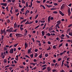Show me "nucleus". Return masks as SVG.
I'll use <instances>...</instances> for the list:
<instances>
[{
    "label": "nucleus",
    "instance_id": "1",
    "mask_svg": "<svg viewBox=\"0 0 72 72\" xmlns=\"http://www.w3.org/2000/svg\"><path fill=\"white\" fill-rule=\"evenodd\" d=\"M13 28L12 27L10 28L9 29H7L6 31V32H13Z\"/></svg>",
    "mask_w": 72,
    "mask_h": 72
},
{
    "label": "nucleus",
    "instance_id": "2",
    "mask_svg": "<svg viewBox=\"0 0 72 72\" xmlns=\"http://www.w3.org/2000/svg\"><path fill=\"white\" fill-rule=\"evenodd\" d=\"M0 4L1 5H3V6H7V4L6 3H1Z\"/></svg>",
    "mask_w": 72,
    "mask_h": 72
},
{
    "label": "nucleus",
    "instance_id": "3",
    "mask_svg": "<svg viewBox=\"0 0 72 72\" xmlns=\"http://www.w3.org/2000/svg\"><path fill=\"white\" fill-rule=\"evenodd\" d=\"M32 50V48H30V49H28V53L29 54L30 53Z\"/></svg>",
    "mask_w": 72,
    "mask_h": 72
},
{
    "label": "nucleus",
    "instance_id": "4",
    "mask_svg": "<svg viewBox=\"0 0 72 72\" xmlns=\"http://www.w3.org/2000/svg\"><path fill=\"white\" fill-rule=\"evenodd\" d=\"M50 18L51 16H50L48 17V22H50Z\"/></svg>",
    "mask_w": 72,
    "mask_h": 72
},
{
    "label": "nucleus",
    "instance_id": "5",
    "mask_svg": "<svg viewBox=\"0 0 72 72\" xmlns=\"http://www.w3.org/2000/svg\"><path fill=\"white\" fill-rule=\"evenodd\" d=\"M14 51L13 49H12L10 50V53H13Z\"/></svg>",
    "mask_w": 72,
    "mask_h": 72
},
{
    "label": "nucleus",
    "instance_id": "6",
    "mask_svg": "<svg viewBox=\"0 0 72 72\" xmlns=\"http://www.w3.org/2000/svg\"><path fill=\"white\" fill-rule=\"evenodd\" d=\"M51 70V68L50 67L47 68V71L48 72H49Z\"/></svg>",
    "mask_w": 72,
    "mask_h": 72
},
{
    "label": "nucleus",
    "instance_id": "7",
    "mask_svg": "<svg viewBox=\"0 0 72 72\" xmlns=\"http://www.w3.org/2000/svg\"><path fill=\"white\" fill-rule=\"evenodd\" d=\"M27 21L26 19H24L23 20H22L21 22V24H22V23L26 22Z\"/></svg>",
    "mask_w": 72,
    "mask_h": 72
},
{
    "label": "nucleus",
    "instance_id": "8",
    "mask_svg": "<svg viewBox=\"0 0 72 72\" xmlns=\"http://www.w3.org/2000/svg\"><path fill=\"white\" fill-rule=\"evenodd\" d=\"M41 33L42 34V36H44L45 35V32L44 31H42L41 32Z\"/></svg>",
    "mask_w": 72,
    "mask_h": 72
},
{
    "label": "nucleus",
    "instance_id": "9",
    "mask_svg": "<svg viewBox=\"0 0 72 72\" xmlns=\"http://www.w3.org/2000/svg\"><path fill=\"white\" fill-rule=\"evenodd\" d=\"M45 6H46L48 7V8H50L51 7H52V5H48L47 4H46L45 5Z\"/></svg>",
    "mask_w": 72,
    "mask_h": 72
},
{
    "label": "nucleus",
    "instance_id": "10",
    "mask_svg": "<svg viewBox=\"0 0 72 72\" xmlns=\"http://www.w3.org/2000/svg\"><path fill=\"white\" fill-rule=\"evenodd\" d=\"M14 27H17V24L16 22H15L14 24Z\"/></svg>",
    "mask_w": 72,
    "mask_h": 72
},
{
    "label": "nucleus",
    "instance_id": "11",
    "mask_svg": "<svg viewBox=\"0 0 72 72\" xmlns=\"http://www.w3.org/2000/svg\"><path fill=\"white\" fill-rule=\"evenodd\" d=\"M19 33H17L15 34L16 37H19Z\"/></svg>",
    "mask_w": 72,
    "mask_h": 72
},
{
    "label": "nucleus",
    "instance_id": "12",
    "mask_svg": "<svg viewBox=\"0 0 72 72\" xmlns=\"http://www.w3.org/2000/svg\"><path fill=\"white\" fill-rule=\"evenodd\" d=\"M53 13L54 14H58V12L56 11H54L53 12Z\"/></svg>",
    "mask_w": 72,
    "mask_h": 72
},
{
    "label": "nucleus",
    "instance_id": "13",
    "mask_svg": "<svg viewBox=\"0 0 72 72\" xmlns=\"http://www.w3.org/2000/svg\"><path fill=\"white\" fill-rule=\"evenodd\" d=\"M42 55V53H40V54L39 55V58H41Z\"/></svg>",
    "mask_w": 72,
    "mask_h": 72
},
{
    "label": "nucleus",
    "instance_id": "14",
    "mask_svg": "<svg viewBox=\"0 0 72 72\" xmlns=\"http://www.w3.org/2000/svg\"><path fill=\"white\" fill-rule=\"evenodd\" d=\"M68 34L71 36H72V32H69L68 33Z\"/></svg>",
    "mask_w": 72,
    "mask_h": 72
},
{
    "label": "nucleus",
    "instance_id": "15",
    "mask_svg": "<svg viewBox=\"0 0 72 72\" xmlns=\"http://www.w3.org/2000/svg\"><path fill=\"white\" fill-rule=\"evenodd\" d=\"M57 23H58V24H60V23H61V21L60 20H59L58 21H57Z\"/></svg>",
    "mask_w": 72,
    "mask_h": 72
},
{
    "label": "nucleus",
    "instance_id": "16",
    "mask_svg": "<svg viewBox=\"0 0 72 72\" xmlns=\"http://www.w3.org/2000/svg\"><path fill=\"white\" fill-rule=\"evenodd\" d=\"M41 6H42V7L44 9H46V8L43 5H41Z\"/></svg>",
    "mask_w": 72,
    "mask_h": 72
},
{
    "label": "nucleus",
    "instance_id": "17",
    "mask_svg": "<svg viewBox=\"0 0 72 72\" xmlns=\"http://www.w3.org/2000/svg\"><path fill=\"white\" fill-rule=\"evenodd\" d=\"M30 56L31 57V58H32L33 57V54H30Z\"/></svg>",
    "mask_w": 72,
    "mask_h": 72
},
{
    "label": "nucleus",
    "instance_id": "18",
    "mask_svg": "<svg viewBox=\"0 0 72 72\" xmlns=\"http://www.w3.org/2000/svg\"><path fill=\"white\" fill-rule=\"evenodd\" d=\"M25 24H29L28 21H27L25 23Z\"/></svg>",
    "mask_w": 72,
    "mask_h": 72
},
{
    "label": "nucleus",
    "instance_id": "19",
    "mask_svg": "<svg viewBox=\"0 0 72 72\" xmlns=\"http://www.w3.org/2000/svg\"><path fill=\"white\" fill-rule=\"evenodd\" d=\"M47 35L49 37H50V36L51 34L49 33H48L47 34H46V36Z\"/></svg>",
    "mask_w": 72,
    "mask_h": 72
},
{
    "label": "nucleus",
    "instance_id": "20",
    "mask_svg": "<svg viewBox=\"0 0 72 72\" xmlns=\"http://www.w3.org/2000/svg\"><path fill=\"white\" fill-rule=\"evenodd\" d=\"M51 50V47L50 46H49V48H48V49H47V50L48 51L49 50Z\"/></svg>",
    "mask_w": 72,
    "mask_h": 72
},
{
    "label": "nucleus",
    "instance_id": "21",
    "mask_svg": "<svg viewBox=\"0 0 72 72\" xmlns=\"http://www.w3.org/2000/svg\"><path fill=\"white\" fill-rule=\"evenodd\" d=\"M22 36H23V35L19 33V37H22Z\"/></svg>",
    "mask_w": 72,
    "mask_h": 72
},
{
    "label": "nucleus",
    "instance_id": "22",
    "mask_svg": "<svg viewBox=\"0 0 72 72\" xmlns=\"http://www.w3.org/2000/svg\"><path fill=\"white\" fill-rule=\"evenodd\" d=\"M40 22L41 23H44L45 22V21H40Z\"/></svg>",
    "mask_w": 72,
    "mask_h": 72
},
{
    "label": "nucleus",
    "instance_id": "23",
    "mask_svg": "<svg viewBox=\"0 0 72 72\" xmlns=\"http://www.w3.org/2000/svg\"><path fill=\"white\" fill-rule=\"evenodd\" d=\"M38 16V14H37V15H35V19H36L37 18Z\"/></svg>",
    "mask_w": 72,
    "mask_h": 72
},
{
    "label": "nucleus",
    "instance_id": "24",
    "mask_svg": "<svg viewBox=\"0 0 72 72\" xmlns=\"http://www.w3.org/2000/svg\"><path fill=\"white\" fill-rule=\"evenodd\" d=\"M22 3H24V4L25 3V2L24 0H22Z\"/></svg>",
    "mask_w": 72,
    "mask_h": 72
},
{
    "label": "nucleus",
    "instance_id": "25",
    "mask_svg": "<svg viewBox=\"0 0 72 72\" xmlns=\"http://www.w3.org/2000/svg\"><path fill=\"white\" fill-rule=\"evenodd\" d=\"M24 45H25V47H27V46H28V44H27L26 43H25Z\"/></svg>",
    "mask_w": 72,
    "mask_h": 72
},
{
    "label": "nucleus",
    "instance_id": "26",
    "mask_svg": "<svg viewBox=\"0 0 72 72\" xmlns=\"http://www.w3.org/2000/svg\"><path fill=\"white\" fill-rule=\"evenodd\" d=\"M46 68V67H44V68H43L42 69V70L43 71Z\"/></svg>",
    "mask_w": 72,
    "mask_h": 72
},
{
    "label": "nucleus",
    "instance_id": "27",
    "mask_svg": "<svg viewBox=\"0 0 72 72\" xmlns=\"http://www.w3.org/2000/svg\"><path fill=\"white\" fill-rule=\"evenodd\" d=\"M66 37L67 38H68V39L69 38V35H67V34H66Z\"/></svg>",
    "mask_w": 72,
    "mask_h": 72
},
{
    "label": "nucleus",
    "instance_id": "28",
    "mask_svg": "<svg viewBox=\"0 0 72 72\" xmlns=\"http://www.w3.org/2000/svg\"><path fill=\"white\" fill-rule=\"evenodd\" d=\"M7 61V60H6V59H4V61L3 62L4 63H6V62Z\"/></svg>",
    "mask_w": 72,
    "mask_h": 72
},
{
    "label": "nucleus",
    "instance_id": "29",
    "mask_svg": "<svg viewBox=\"0 0 72 72\" xmlns=\"http://www.w3.org/2000/svg\"><path fill=\"white\" fill-rule=\"evenodd\" d=\"M53 48H54V49H55L57 48L55 45H54L53 47Z\"/></svg>",
    "mask_w": 72,
    "mask_h": 72
},
{
    "label": "nucleus",
    "instance_id": "30",
    "mask_svg": "<svg viewBox=\"0 0 72 72\" xmlns=\"http://www.w3.org/2000/svg\"><path fill=\"white\" fill-rule=\"evenodd\" d=\"M62 43H61V44H59V46H58V47L60 48V47L62 46Z\"/></svg>",
    "mask_w": 72,
    "mask_h": 72
},
{
    "label": "nucleus",
    "instance_id": "31",
    "mask_svg": "<svg viewBox=\"0 0 72 72\" xmlns=\"http://www.w3.org/2000/svg\"><path fill=\"white\" fill-rule=\"evenodd\" d=\"M25 57H26V58H30V57L28 56L27 55H25Z\"/></svg>",
    "mask_w": 72,
    "mask_h": 72
},
{
    "label": "nucleus",
    "instance_id": "32",
    "mask_svg": "<svg viewBox=\"0 0 72 72\" xmlns=\"http://www.w3.org/2000/svg\"><path fill=\"white\" fill-rule=\"evenodd\" d=\"M7 2L8 3H11V0H8L7 1Z\"/></svg>",
    "mask_w": 72,
    "mask_h": 72
},
{
    "label": "nucleus",
    "instance_id": "33",
    "mask_svg": "<svg viewBox=\"0 0 72 72\" xmlns=\"http://www.w3.org/2000/svg\"><path fill=\"white\" fill-rule=\"evenodd\" d=\"M48 54H46L45 55V57H47L48 56Z\"/></svg>",
    "mask_w": 72,
    "mask_h": 72
},
{
    "label": "nucleus",
    "instance_id": "34",
    "mask_svg": "<svg viewBox=\"0 0 72 72\" xmlns=\"http://www.w3.org/2000/svg\"><path fill=\"white\" fill-rule=\"evenodd\" d=\"M32 2H30V7H32Z\"/></svg>",
    "mask_w": 72,
    "mask_h": 72
},
{
    "label": "nucleus",
    "instance_id": "35",
    "mask_svg": "<svg viewBox=\"0 0 72 72\" xmlns=\"http://www.w3.org/2000/svg\"><path fill=\"white\" fill-rule=\"evenodd\" d=\"M1 34H3V33H4L3 31L2 30H1Z\"/></svg>",
    "mask_w": 72,
    "mask_h": 72
},
{
    "label": "nucleus",
    "instance_id": "36",
    "mask_svg": "<svg viewBox=\"0 0 72 72\" xmlns=\"http://www.w3.org/2000/svg\"><path fill=\"white\" fill-rule=\"evenodd\" d=\"M28 6V2H27L26 3V7H27Z\"/></svg>",
    "mask_w": 72,
    "mask_h": 72
},
{
    "label": "nucleus",
    "instance_id": "37",
    "mask_svg": "<svg viewBox=\"0 0 72 72\" xmlns=\"http://www.w3.org/2000/svg\"><path fill=\"white\" fill-rule=\"evenodd\" d=\"M4 37V36L3 35H1V40H2L3 38Z\"/></svg>",
    "mask_w": 72,
    "mask_h": 72
},
{
    "label": "nucleus",
    "instance_id": "38",
    "mask_svg": "<svg viewBox=\"0 0 72 72\" xmlns=\"http://www.w3.org/2000/svg\"><path fill=\"white\" fill-rule=\"evenodd\" d=\"M71 12L70 8H68V12Z\"/></svg>",
    "mask_w": 72,
    "mask_h": 72
},
{
    "label": "nucleus",
    "instance_id": "39",
    "mask_svg": "<svg viewBox=\"0 0 72 72\" xmlns=\"http://www.w3.org/2000/svg\"><path fill=\"white\" fill-rule=\"evenodd\" d=\"M59 25V24H57L56 25V27H58Z\"/></svg>",
    "mask_w": 72,
    "mask_h": 72
},
{
    "label": "nucleus",
    "instance_id": "40",
    "mask_svg": "<svg viewBox=\"0 0 72 72\" xmlns=\"http://www.w3.org/2000/svg\"><path fill=\"white\" fill-rule=\"evenodd\" d=\"M53 62L54 63H56V60H53Z\"/></svg>",
    "mask_w": 72,
    "mask_h": 72
},
{
    "label": "nucleus",
    "instance_id": "41",
    "mask_svg": "<svg viewBox=\"0 0 72 72\" xmlns=\"http://www.w3.org/2000/svg\"><path fill=\"white\" fill-rule=\"evenodd\" d=\"M20 30L21 31H22V30H24L23 28L20 27Z\"/></svg>",
    "mask_w": 72,
    "mask_h": 72
},
{
    "label": "nucleus",
    "instance_id": "42",
    "mask_svg": "<svg viewBox=\"0 0 72 72\" xmlns=\"http://www.w3.org/2000/svg\"><path fill=\"white\" fill-rule=\"evenodd\" d=\"M18 44H15V45H14V47H16L17 46Z\"/></svg>",
    "mask_w": 72,
    "mask_h": 72
},
{
    "label": "nucleus",
    "instance_id": "43",
    "mask_svg": "<svg viewBox=\"0 0 72 72\" xmlns=\"http://www.w3.org/2000/svg\"><path fill=\"white\" fill-rule=\"evenodd\" d=\"M34 62H37V60H36V59H34Z\"/></svg>",
    "mask_w": 72,
    "mask_h": 72
},
{
    "label": "nucleus",
    "instance_id": "44",
    "mask_svg": "<svg viewBox=\"0 0 72 72\" xmlns=\"http://www.w3.org/2000/svg\"><path fill=\"white\" fill-rule=\"evenodd\" d=\"M47 66V65H46V64H45V65H42V68H43L44 67H45V66Z\"/></svg>",
    "mask_w": 72,
    "mask_h": 72
},
{
    "label": "nucleus",
    "instance_id": "45",
    "mask_svg": "<svg viewBox=\"0 0 72 72\" xmlns=\"http://www.w3.org/2000/svg\"><path fill=\"white\" fill-rule=\"evenodd\" d=\"M54 4V5L55 6H57L58 4L57 3H55Z\"/></svg>",
    "mask_w": 72,
    "mask_h": 72
},
{
    "label": "nucleus",
    "instance_id": "46",
    "mask_svg": "<svg viewBox=\"0 0 72 72\" xmlns=\"http://www.w3.org/2000/svg\"><path fill=\"white\" fill-rule=\"evenodd\" d=\"M46 62L45 61H43L42 63V64H45Z\"/></svg>",
    "mask_w": 72,
    "mask_h": 72
},
{
    "label": "nucleus",
    "instance_id": "47",
    "mask_svg": "<svg viewBox=\"0 0 72 72\" xmlns=\"http://www.w3.org/2000/svg\"><path fill=\"white\" fill-rule=\"evenodd\" d=\"M18 9H15V12H16V13H17V12H18Z\"/></svg>",
    "mask_w": 72,
    "mask_h": 72
},
{
    "label": "nucleus",
    "instance_id": "48",
    "mask_svg": "<svg viewBox=\"0 0 72 72\" xmlns=\"http://www.w3.org/2000/svg\"><path fill=\"white\" fill-rule=\"evenodd\" d=\"M13 69V68L12 67H10L9 69H10V70L11 71L12 69Z\"/></svg>",
    "mask_w": 72,
    "mask_h": 72
},
{
    "label": "nucleus",
    "instance_id": "49",
    "mask_svg": "<svg viewBox=\"0 0 72 72\" xmlns=\"http://www.w3.org/2000/svg\"><path fill=\"white\" fill-rule=\"evenodd\" d=\"M32 40H33V42H35V40L34 38H32Z\"/></svg>",
    "mask_w": 72,
    "mask_h": 72
},
{
    "label": "nucleus",
    "instance_id": "50",
    "mask_svg": "<svg viewBox=\"0 0 72 72\" xmlns=\"http://www.w3.org/2000/svg\"><path fill=\"white\" fill-rule=\"evenodd\" d=\"M34 51H35V52H37V51H38V50L37 49H35Z\"/></svg>",
    "mask_w": 72,
    "mask_h": 72
},
{
    "label": "nucleus",
    "instance_id": "51",
    "mask_svg": "<svg viewBox=\"0 0 72 72\" xmlns=\"http://www.w3.org/2000/svg\"><path fill=\"white\" fill-rule=\"evenodd\" d=\"M33 21L30 22H29V24H31L33 23Z\"/></svg>",
    "mask_w": 72,
    "mask_h": 72
},
{
    "label": "nucleus",
    "instance_id": "52",
    "mask_svg": "<svg viewBox=\"0 0 72 72\" xmlns=\"http://www.w3.org/2000/svg\"><path fill=\"white\" fill-rule=\"evenodd\" d=\"M61 60V58H59L58 59V61H60Z\"/></svg>",
    "mask_w": 72,
    "mask_h": 72
},
{
    "label": "nucleus",
    "instance_id": "53",
    "mask_svg": "<svg viewBox=\"0 0 72 72\" xmlns=\"http://www.w3.org/2000/svg\"><path fill=\"white\" fill-rule=\"evenodd\" d=\"M67 41H68V42H71V40H67Z\"/></svg>",
    "mask_w": 72,
    "mask_h": 72
},
{
    "label": "nucleus",
    "instance_id": "54",
    "mask_svg": "<svg viewBox=\"0 0 72 72\" xmlns=\"http://www.w3.org/2000/svg\"><path fill=\"white\" fill-rule=\"evenodd\" d=\"M10 22V20L9 19L7 20V22L8 23H9Z\"/></svg>",
    "mask_w": 72,
    "mask_h": 72
},
{
    "label": "nucleus",
    "instance_id": "55",
    "mask_svg": "<svg viewBox=\"0 0 72 72\" xmlns=\"http://www.w3.org/2000/svg\"><path fill=\"white\" fill-rule=\"evenodd\" d=\"M17 30V29H16L15 30H13V31L14 32H16Z\"/></svg>",
    "mask_w": 72,
    "mask_h": 72
},
{
    "label": "nucleus",
    "instance_id": "56",
    "mask_svg": "<svg viewBox=\"0 0 72 72\" xmlns=\"http://www.w3.org/2000/svg\"><path fill=\"white\" fill-rule=\"evenodd\" d=\"M3 31L4 33L5 32V33H6V31H5V28L3 30Z\"/></svg>",
    "mask_w": 72,
    "mask_h": 72
},
{
    "label": "nucleus",
    "instance_id": "57",
    "mask_svg": "<svg viewBox=\"0 0 72 72\" xmlns=\"http://www.w3.org/2000/svg\"><path fill=\"white\" fill-rule=\"evenodd\" d=\"M24 10V8H22V9H21V11H23Z\"/></svg>",
    "mask_w": 72,
    "mask_h": 72
},
{
    "label": "nucleus",
    "instance_id": "58",
    "mask_svg": "<svg viewBox=\"0 0 72 72\" xmlns=\"http://www.w3.org/2000/svg\"><path fill=\"white\" fill-rule=\"evenodd\" d=\"M50 19L51 20H52L54 19V18L53 17H51Z\"/></svg>",
    "mask_w": 72,
    "mask_h": 72
},
{
    "label": "nucleus",
    "instance_id": "59",
    "mask_svg": "<svg viewBox=\"0 0 72 72\" xmlns=\"http://www.w3.org/2000/svg\"><path fill=\"white\" fill-rule=\"evenodd\" d=\"M12 33H10V34L9 35V36L10 37H11L12 36Z\"/></svg>",
    "mask_w": 72,
    "mask_h": 72
},
{
    "label": "nucleus",
    "instance_id": "60",
    "mask_svg": "<svg viewBox=\"0 0 72 72\" xmlns=\"http://www.w3.org/2000/svg\"><path fill=\"white\" fill-rule=\"evenodd\" d=\"M38 55L37 53H35V57H37V55Z\"/></svg>",
    "mask_w": 72,
    "mask_h": 72
},
{
    "label": "nucleus",
    "instance_id": "61",
    "mask_svg": "<svg viewBox=\"0 0 72 72\" xmlns=\"http://www.w3.org/2000/svg\"><path fill=\"white\" fill-rule=\"evenodd\" d=\"M20 19H21V20H23V19H24L23 17H20Z\"/></svg>",
    "mask_w": 72,
    "mask_h": 72
},
{
    "label": "nucleus",
    "instance_id": "62",
    "mask_svg": "<svg viewBox=\"0 0 72 72\" xmlns=\"http://www.w3.org/2000/svg\"><path fill=\"white\" fill-rule=\"evenodd\" d=\"M2 56V58H4L5 57V55H3Z\"/></svg>",
    "mask_w": 72,
    "mask_h": 72
},
{
    "label": "nucleus",
    "instance_id": "63",
    "mask_svg": "<svg viewBox=\"0 0 72 72\" xmlns=\"http://www.w3.org/2000/svg\"><path fill=\"white\" fill-rule=\"evenodd\" d=\"M12 1L13 3H14L15 1V0H12Z\"/></svg>",
    "mask_w": 72,
    "mask_h": 72
},
{
    "label": "nucleus",
    "instance_id": "64",
    "mask_svg": "<svg viewBox=\"0 0 72 72\" xmlns=\"http://www.w3.org/2000/svg\"><path fill=\"white\" fill-rule=\"evenodd\" d=\"M2 14H3V15H5V13L4 12H2Z\"/></svg>",
    "mask_w": 72,
    "mask_h": 72
}]
</instances>
